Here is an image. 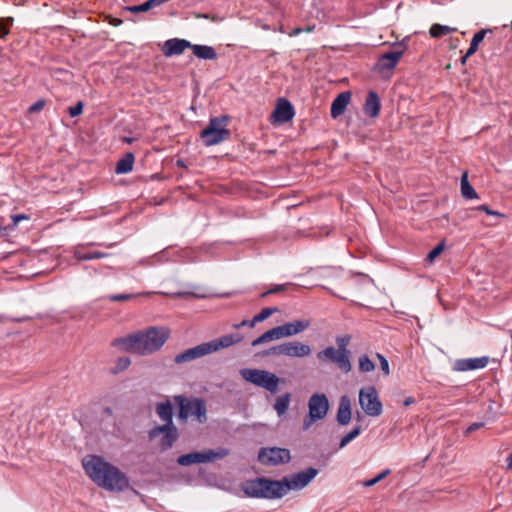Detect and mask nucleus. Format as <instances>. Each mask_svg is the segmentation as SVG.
I'll list each match as a JSON object with an SVG mask.
<instances>
[{"label": "nucleus", "mask_w": 512, "mask_h": 512, "mask_svg": "<svg viewBox=\"0 0 512 512\" xmlns=\"http://www.w3.org/2000/svg\"><path fill=\"white\" fill-rule=\"evenodd\" d=\"M290 403V395L284 394L276 399V402L274 404V409L278 413V415L284 414L289 407Z\"/></svg>", "instance_id": "473e14b6"}, {"label": "nucleus", "mask_w": 512, "mask_h": 512, "mask_svg": "<svg viewBox=\"0 0 512 512\" xmlns=\"http://www.w3.org/2000/svg\"><path fill=\"white\" fill-rule=\"evenodd\" d=\"M258 460L264 465L276 466L289 463L291 460L290 450L286 448L271 447L261 448Z\"/></svg>", "instance_id": "ddd939ff"}, {"label": "nucleus", "mask_w": 512, "mask_h": 512, "mask_svg": "<svg viewBox=\"0 0 512 512\" xmlns=\"http://www.w3.org/2000/svg\"><path fill=\"white\" fill-rule=\"evenodd\" d=\"M200 17H203L205 19L209 18L207 14L201 15Z\"/></svg>", "instance_id": "69168bd1"}, {"label": "nucleus", "mask_w": 512, "mask_h": 512, "mask_svg": "<svg viewBox=\"0 0 512 512\" xmlns=\"http://www.w3.org/2000/svg\"><path fill=\"white\" fill-rule=\"evenodd\" d=\"M309 415L303 422V429L307 430L317 420L323 419L329 409L328 398L324 394H314L308 403Z\"/></svg>", "instance_id": "1a4fd4ad"}, {"label": "nucleus", "mask_w": 512, "mask_h": 512, "mask_svg": "<svg viewBox=\"0 0 512 512\" xmlns=\"http://www.w3.org/2000/svg\"><path fill=\"white\" fill-rule=\"evenodd\" d=\"M250 322H251V320H243L239 324H236L234 327L237 328V329H239L241 327H244V326H249L250 327Z\"/></svg>", "instance_id": "864d4df0"}, {"label": "nucleus", "mask_w": 512, "mask_h": 512, "mask_svg": "<svg viewBox=\"0 0 512 512\" xmlns=\"http://www.w3.org/2000/svg\"><path fill=\"white\" fill-rule=\"evenodd\" d=\"M377 359L379 360L381 370L383 373L388 376L390 374V368L388 360L380 353L376 354Z\"/></svg>", "instance_id": "79ce46f5"}, {"label": "nucleus", "mask_w": 512, "mask_h": 512, "mask_svg": "<svg viewBox=\"0 0 512 512\" xmlns=\"http://www.w3.org/2000/svg\"><path fill=\"white\" fill-rule=\"evenodd\" d=\"M23 219H28V217L26 215H23V214H18V215H13L12 216V221L13 223L16 225L19 221L23 220Z\"/></svg>", "instance_id": "3c124183"}, {"label": "nucleus", "mask_w": 512, "mask_h": 512, "mask_svg": "<svg viewBox=\"0 0 512 512\" xmlns=\"http://www.w3.org/2000/svg\"><path fill=\"white\" fill-rule=\"evenodd\" d=\"M241 490L247 497L259 499H277L283 497L281 481L265 477L246 480L241 484Z\"/></svg>", "instance_id": "20e7f679"}, {"label": "nucleus", "mask_w": 512, "mask_h": 512, "mask_svg": "<svg viewBox=\"0 0 512 512\" xmlns=\"http://www.w3.org/2000/svg\"><path fill=\"white\" fill-rule=\"evenodd\" d=\"M471 56H472V55H468V50H467V51H466V53L461 57V60H460V61H461V63H462V64H465V63H466V61H467V59H468L469 57H471Z\"/></svg>", "instance_id": "5fc2aeb1"}, {"label": "nucleus", "mask_w": 512, "mask_h": 512, "mask_svg": "<svg viewBox=\"0 0 512 512\" xmlns=\"http://www.w3.org/2000/svg\"><path fill=\"white\" fill-rule=\"evenodd\" d=\"M310 326L309 320H295L293 322H287L283 325H280L283 337H291L297 335L304 330H306Z\"/></svg>", "instance_id": "412c9836"}, {"label": "nucleus", "mask_w": 512, "mask_h": 512, "mask_svg": "<svg viewBox=\"0 0 512 512\" xmlns=\"http://www.w3.org/2000/svg\"><path fill=\"white\" fill-rule=\"evenodd\" d=\"M27 112H28V113H32V105H30V106L27 108Z\"/></svg>", "instance_id": "e2e57ef3"}, {"label": "nucleus", "mask_w": 512, "mask_h": 512, "mask_svg": "<svg viewBox=\"0 0 512 512\" xmlns=\"http://www.w3.org/2000/svg\"><path fill=\"white\" fill-rule=\"evenodd\" d=\"M488 356L476 357V358H467V359H458L454 363V370L459 372L477 370L485 368L489 363Z\"/></svg>", "instance_id": "2eb2a0df"}, {"label": "nucleus", "mask_w": 512, "mask_h": 512, "mask_svg": "<svg viewBox=\"0 0 512 512\" xmlns=\"http://www.w3.org/2000/svg\"><path fill=\"white\" fill-rule=\"evenodd\" d=\"M192 44L185 39L173 38L164 43L163 54L167 57L180 55L186 48H191Z\"/></svg>", "instance_id": "6ab92c4d"}, {"label": "nucleus", "mask_w": 512, "mask_h": 512, "mask_svg": "<svg viewBox=\"0 0 512 512\" xmlns=\"http://www.w3.org/2000/svg\"><path fill=\"white\" fill-rule=\"evenodd\" d=\"M12 24L11 18H0V39L9 33V27Z\"/></svg>", "instance_id": "ea45409f"}, {"label": "nucleus", "mask_w": 512, "mask_h": 512, "mask_svg": "<svg viewBox=\"0 0 512 512\" xmlns=\"http://www.w3.org/2000/svg\"><path fill=\"white\" fill-rule=\"evenodd\" d=\"M361 433V427L358 426L351 430L349 433L344 435L340 441L339 447L343 448L345 447L349 442H351L353 439H355L359 434Z\"/></svg>", "instance_id": "c9c22d12"}, {"label": "nucleus", "mask_w": 512, "mask_h": 512, "mask_svg": "<svg viewBox=\"0 0 512 512\" xmlns=\"http://www.w3.org/2000/svg\"><path fill=\"white\" fill-rule=\"evenodd\" d=\"M161 435L160 445L163 450L171 448L178 438L177 429L173 425H162L153 428L149 432L150 439H154Z\"/></svg>", "instance_id": "4468645a"}, {"label": "nucleus", "mask_w": 512, "mask_h": 512, "mask_svg": "<svg viewBox=\"0 0 512 512\" xmlns=\"http://www.w3.org/2000/svg\"><path fill=\"white\" fill-rule=\"evenodd\" d=\"M240 375L244 380L255 386L264 388L271 393H276L278 390L280 379L273 373L261 370L243 368L240 370Z\"/></svg>", "instance_id": "423d86ee"}, {"label": "nucleus", "mask_w": 512, "mask_h": 512, "mask_svg": "<svg viewBox=\"0 0 512 512\" xmlns=\"http://www.w3.org/2000/svg\"><path fill=\"white\" fill-rule=\"evenodd\" d=\"M277 308L266 307L263 308L258 314H256L250 322V327L253 328L257 323L262 322L269 318L272 314L277 312Z\"/></svg>", "instance_id": "7c9ffc66"}, {"label": "nucleus", "mask_w": 512, "mask_h": 512, "mask_svg": "<svg viewBox=\"0 0 512 512\" xmlns=\"http://www.w3.org/2000/svg\"><path fill=\"white\" fill-rule=\"evenodd\" d=\"M126 9L132 13H140V12H147L151 8H150L148 0H147L140 5L128 6Z\"/></svg>", "instance_id": "a19ab883"}, {"label": "nucleus", "mask_w": 512, "mask_h": 512, "mask_svg": "<svg viewBox=\"0 0 512 512\" xmlns=\"http://www.w3.org/2000/svg\"><path fill=\"white\" fill-rule=\"evenodd\" d=\"M179 417L180 418H188L189 416H194L199 422H204L206 420V405L204 400L200 398H192L185 399L184 397H179Z\"/></svg>", "instance_id": "f8f14e48"}, {"label": "nucleus", "mask_w": 512, "mask_h": 512, "mask_svg": "<svg viewBox=\"0 0 512 512\" xmlns=\"http://www.w3.org/2000/svg\"><path fill=\"white\" fill-rule=\"evenodd\" d=\"M351 401L347 395L340 398L338 411L336 415L337 422L340 425H347L351 420Z\"/></svg>", "instance_id": "4be33fe9"}, {"label": "nucleus", "mask_w": 512, "mask_h": 512, "mask_svg": "<svg viewBox=\"0 0 512 512\" xmlns=\"http://www.w3.org/2000/svg\"><path fill=\"white\" fill-rule=\"evenodd\" d=\"M319 363L335 364L341 371L348 373L351 370L350 358L333 346H328L316 354Z\"/></svg>", "instance_id": "9d476101"}, {"label": "nucleus", "mask_w": 512, "mask_h": 512, "mask_svg": "<svg viewBox=\"0 0 512 512\" xmlns=\"http://www.w3.org/2000/svg\"><path fill=\"white\" fill-rule=\"evenodd\" d=\"M359 404L367 416L378 417L382 414L383 405L374 386L370 385L360 389Z\"/></svg>", "instance_id": "0eeeda50"}, {"label": "nucleus", "mask_w": 512, "mask_h": 512, "mask_svg": "<svg viewBox=\"0 0 512 512\" xmlns=\"http://www.w3.org/2000/svg\"><path fill=\"white\" fill-rule=\"evenodd\" d=\"M456 30H457L456 28H453L450 26L441 25V24H433L430 27L429 33H430L431 37L439 38V37L447 35L451 32H454Z\"/></svg>", "instance_id": "c756f323"}, {"label": "nucleus", "mask_w": 512, "mask_h": 512, "mask_svg": "<svg viewBox=\"0 0 512 512\" xmlns=\"http://www.w3.org/2000/svg\"><path fill=\"white\" fill-rule=\"evenodd\" d=\"M282 338H284V337L282 334L281 327L276 326V327L264 332L262 335H260L256 339H254L252 341V346H258L263 343H267V342L274 341V340H279Z\"/></svg>", "instance_id": "b1692460"}, {"label": "nucleus", "mask_w": 512, "mask_h": 512, "mask_svg": "<svg viewBox=\"0 0 512 512\" xmlns=\"http://www.w3.org/2000/svg\"><path fill=\"white\" fill-rule=\"evenodd\" d=\"M461 194L465 199L471 200V199H477L479 198V195L475 191V189L470 185L468 181V173L464 172L461 176Z\"/></svg>", "instance_id": "cd10ccee"}, {"label": "nucleus", "mask_w": 512, "mask_h": 512, "mask_svg": "<svg viewBox=\"0 0 512 512\" xmlns=\"http://www.w3.org/2000/svg\"><path fill=\"white\" fill-rule=\"evenodd\" d=\"M231 132L227 129V117H213L208 125L201 131L200 138L205 146L217 145L229 139Z\"/></svg>", "instance_id": "39448f33"}, {"label": "nucleus", "mask_w": 512, "mask_h": 512, "mask_svg": "<svg viewBox=\"0 0 512 512\" xmlns=\"http://www.w3.org/2000/svg\"><path fill=\"white\" fill-rule=\"evenodd\" d=\"M242 340L243 336L239 333L226 334L177 354L174 361L176 364L190 362L213 352L219 351L220 349L228 348L234 344L240 343Z\"/></svg>", "instance_id": "7ed1b4c3"}, {"label": "nucleus", "mask_w": 512, "mask_h": 512, "mask_svg": "<svg viewBox=\"0 0 512 512\" xmlns=\"http://www.w3.org/2000/svg\"><path fill=\"white\" fill-rule=\"evenodd\" d=\"M46 256H47V254H46V253H43V252H39V253L37 254V258H40V259H42V258H44V257H46Z\"/></svg>", "instance_id": "bf43d9fd"}, {"label": "nucleus", "mask_w": 512, "mask_h": 512, "mask_svg": "<svg viewBox=\"0 0 512 512\" xmlns=\"http://www.w3.org/2000/svg\"><path fill=\"white\" fill-rule=\"evenodd\" d=\"M444 250V241L440 242L437 246H435L426 256V261L428 263H433L434 260L443 252Z\"/></svg>", "instance_id": "4c0bfd02"}, {"label": "nucleus", "mask_w": 512, "mask_h": 512, "mask_svg": "<svg viewBox=\"0 0 512 512\" xmlns=\"http://www.w3.org/2000/svg\"><path fill=\"white\" fill-rule=\"evenodd\" d=\"M390 474V470L389 469H386L384 471H382L381 473H379L377 476H375L374 478L370 479V480H367L363 483V485L365 487H371V486H374L375 484H377L378 482H380L382 479H384L386 476H388Z\"/></svg>", "instance_id": "58836bf2"}, {"label": "nucleus", "mask_w": 512, "mask_h": 512, "mask_svg": "<svg viewBox=\"0 0 512 512\" xmlns=\"http://www.w3.org/2000/svg\"><path fill=\"white\" fill-rule=\"evenodd\" d=\"M416 401H415V398L414 397H407L404 402H403V405L404 406H410L412 404H414Z\"/></svg>", "instance_id": "603ef678"}, {"label": "nucleus", "mask_w": 512, "mask_h": 512, "mask_svg": "<svg viewBox=\"0 0 512 512\" xmlns=\"http://www.w3.org/2000/svg\"><path fill=\"white\" fill-rule=\"evenodd\" d=\"M134 297L133 294H115L108 297V299L112 302H120L130 300Z\"/></svg>", "instance_id": "c03bdc74"}, {"label": "nucleus", "mask_w": 512, "mask_h": 512, "mask_svg": "<svg viewBox=\"0 0 512 512\" xmlns=\"http://www.w3.org/2000/svg\"><path fill=\"white\" fill-rule=\"evenodd\" d=\"M294 108L291 103L284 98L279 99L276 108L272 114L276 122L285 123L294 117Z\"/></svg>", "instance_id": "f3484780"}, {"label": "nucleus", "mask_w": 512, "mask_h": 512, "mask_svg": "<svg viewBox=\"0 0 512 512\" xmlns=\"http://www.w3.org/2000/svg\"><path fill=\"white\" fill-rule=\"evenodd\" d=\"M288 284H280V285H275L273 288H271L269 291H267L266 293L263 294V296L267 295V294H273V293H278L280 291H283L286 286Z\"/></svg>", "instance_id": "de8ad7c7"}, {"label": "nucleus", "mask_w": 512, "mask_h": 512, "mask_svg": "<svg viewBox=\"0 0 512 512\" xmlns=\"http://www.w3.org/2000/svg\"><path fill=\"white\" fill-rule=\"evenodd\" d=\"M191 49L193 54L199 59L214 60L217 58V53L211 46L192 44Z\"/></svg>", "instance_id": "393cba45"}, {"label": "nucleus", "mask_w": 512, "mask_h": 512, "mask_svg": "<svg viewBox=\"0 0 512 512\" xmlns=\"http://www.w3.org/2000/svg\"><path fill=\"white\" fill-rule=\"evenodd\" d=\"M399 47L400 49H396L380 56L377 64L379 70H391L397 65L405 51V47H402L401 45H399Z\"/></svg>", "instance_id": "a211bd4d"}, {"label": "nucleus", "mask_w": 512, "mask_h": 512, "mask_svg": "<svg viewBox=\"0 0 512 512\" xmlns=\"http://www.w3.org/2000/svg\"><path fill=\"white\" fill-rule=\"evenodd\" d=\"M124 141H125L126 143L131 144V143L133 142V138L125 137V138H124Z\"/></svg>", "instance_id": "052dcab7"}, {"label": "nucleus", "mask_w": 512, "mask_h": 512, "mask_svg": "<svg viewBox=\"0 0 512 512\" xmlns=\"http://www.w3.org/2000/svg\"><path fill=\"white\" fill-rule=\"evenodd\" d=\"M177 164H178V166H183V165H184V164H183V162H182L181 160H178V161H177Z\"/></svg>", "instance_id": "0e129e2a"}, {"label": "nucleus", "mask_w": 512, "mask_h": 512, "mask_svg": "<svg viewBox=\"0 0 512 512\" xmlns=\"http://www.w3.org/2000/svg\"><path fill=\"white\" fill-rule=\"evenodd\" d=\"M350 340H351V336H349V335L338 336L336 338V344H337L336 349H338L342 353L346 354L348 358H350V351L348 350L347 347L350 343Z\"/></svg>", "instance_id": "f704fd0d"}, {"label": "nucleus", "mask_w": 512, "mask_h": 512, "mask_svg": "<svg viewBox=\"0 0 512 512\" xmlns=\"http://www.w3.org/2000/svg\"><path fill=\"white\" fill-rule=\"evenodd\" d=\"M380 99L376 92L370 91L366 97L363 111L365 115L375 118L380 112Z\"/></svg>", "instance_id": "5701e85b"}, {"label": "nucleus", "mask_w": 512, "mask_h": 512, "mask_svg": "<svg viewBox=\"0 0 512 512\" xmlns=\"http://www.w3.org/2000/svg\"><path fill=\"white\" fill-rule=\"evenodd\" d=\"M484 425V423L482 422H475V423H472L470 426H468V428L466 429V433H471L479 428H481L482 426Z\"/></svg>", "instance_id": "09e8293b"}, {"label": "nucleus", "mask_w": 512, "mask_h": 512, "mask_svg": "<svg viewBox=\"0 0 512 512\" xmlns=\"http://www.w3.org/2000/svg\"><path fill=\"white\" fill-rule=\"evenodd\" d=\"M351 92L344 91L336 96L331 104V117L336 119L342 115L351 101Z\"/></svg>", "instance_id": "aec40b11"}, {"label": "nucleus", "mask_w": 512, "mask_h": 512, "mask_svg": "<svg viewBox=\"0 0 512 512\" xmlns=\"http://www.w3.org/2000/svg\"><path fill=\"white\" fill-rule=\"evenodd\" d=\"M170 337V329L164 326H151L120 337L112 345L136 355H150L159 351Z\"/></svg>", "instance_id": "f257e3e1"}, {"label": "nucleus", "mask_w": 512, "mask_h": 512, "mask_svg": "<svg viewBox=\"0 0 512 512\" xmlns=\"http://www.w3.org/2000/svg\"><path fill=\"white\" fill-rule=\"evenodd\" d=\"M487 30L482 29L476 32L471 40L470 47L468 48V55H473L478 50L479 44L483 41Z\"/></svg>", "instance_id": "2f4dec72"}, {"label": "nucleus", "mask_w": 512, "mask_h": 512, "mask_svg": "<svg viewBox=\"0 0 512 512\" xmlns=\"http://www.w3.org/2000/svg\"><path fill=\"white\" fill-rule=\"evenodd\" d=\"M229 454L226 448H218L217 450H206L202 452H191L178 457L177 463L180 466H190L199 463L214 462L225 458Z\"/></svg>", "instance_id": "6e6552de"}, {"label": "nucleus", "mask_w": 512, "mask_h": 512, "mask_svg": "<svg viewBox=\"0 0 512 512\" xmlns=\"http://www.w3.org/2000/svg\"><path fill=\"white\" fill-rule=\"evenodd\" d=\"M477 210H480V211H484L485 213H487L488 215H496V216H502V214H500L499 212L497 211H493L489 208V206L483 204V205H480L476 208Z\"/></svg>", "instance_id": "49530a36"}, {"label": "nucleus", "mask_w": 512, "mask_h": 512, "mask_svg": "<svg viewBox=\"0 0 512 512\" xmlns=\"http://www.w3.org/2000/svg\"><path fill=\"white\" fill-rule=\"evenodd\" d=\"M131 364V360L128 357H120L117 359L116 367L118 370L122 371L127 369Z\"/></svg>", "instance_id": "37998d69"}, {"label": "nucleus", "mask_w": 512, "mask_h": 512, "mask_svg": "<svg viewBox=\"0 0 512 512\" xmlns=\"http://www.w3.org/2000/svg\"><path fill=\"white\" fill-rule=\"evenodd\" d=\"M44 273V270H39L37 272H34V276L41 275Z\"/></svg>", "instance_id": "680f3d73"}, {"label": "nucleus", "mask_w": 512, "mask_h": 512, "mask_svg": "<svg viewBox=\"0 0 512 512\" xmlns=\"http://www.w3.org/2000/svg\"><path fill=\"white\" fill-rule=\"evenodd\" d=\"M83 111V103L79 101L75 106L69 108V114L71 117L80 115Z\"/></svg>", "instance_id": "a18cd8bd"}, {"label": "nucleus", "mask_w": 512, "mask_h": 512, "mask_svg": "<svg viewBox=\"0 0 512 512\" xmlns=\"http://www.w3.org/2000/svg\"><path fill=\"white\" fill-rule=\"evenodd\" d=\"M302 32V29L301 28H296L293 30L292 34L291 35H298Z\"/></svg>", "instance_id": "13d9d810"}, {"label": "nucleus", "mask_w": 512, "mask_h": 512, "mask_svg": "<svg viewBox=\"0 0 512 512\" xmlns=\"http://www.w3.org/2000/svg\"><path fill=\"white\" fill-rule=\"evenodd\" d=\"M74 256L79 261H87V260L105 258L108 256V254L99 252V251L76 250L74 253Z\"/></svg>", "instance_id": "c85d7f7f"}, {"label": "nucleus", "mask_w": 512, "mask_h": 512, "mask_svg": "<svg viewBox=\"0 0 512 512\" xmlns=\"http://www.w3.org/2000/svg\"><path fill=\"white\" fill-rule=\"evenodd\" d=\"M283 356L302 358L311 354V347L299 341L283 343Z\"/></svg>", "instance_id": "dca6fc26"}, {"label": "nucleus", "mask_w": 512, "mask_h": 512, "mask_svg": "<svg viewBox=\"0 0 512 512\" xmlns=\"http://www.w3.org/2000/svg\"><path fill=\"white\" fill-rule=\"evenodd\" d=\"M104 413H105V414H107V415H109V416H111V415L113 414V411H112V409H111V408L106 407V408L104 409Z\"/></svg>", "instance_id": "4d7b16f0"}, {"label": "nucleus", "mask_w": 512, "mask_h": 512, "mask_svg": "<svg viewBox=\"0 0 512 512\" xmlns=\"http://www.w3.org/2000/svg\"><path fill=\"white\" fill-rule=\"evenodd\" d=\"M44 105H45L44 100H38V101L34 102V112L41 111L43 109Z\"/></svg>", "instance_id": "8fccbe9b"}, {"label": "nucleus", "mask_w": 512, "mask_h": 512, "mask_svg": "<svg viewBox=\"0 0 512 512\" xmlns=\"http://www.w3.org/2000/svg\"><path fill=\"white\" fill-rule=\"evenodd\" d=\"M157 414L158 416L166 422L164 425H173L172 417H173V406L170 402H162L157 405Z\"/></svg>", "instance_id": "bb28decb"}, {"label": "nucleus", "mask_w": 512, "mask_h": 512, "mask_svg": "<svg viewBox=\"0 0 512 512\" xmlns=\"http://www.w3.org/2000/svg\"><path fill=\"white\" fill-rule=\"evenodd\" d=\"M283 343L279 345L272 346L266 350H263L259 355L262 357L269 356H283Z\"/></svg>", "instance_id": "e433bc0d"}, {"label": "nucleus", "mask_w": 512, "mask_h": 512, "mask_svg": "<svg viewBox=\"0 0 512 512\" xmlns=\"http://www.w3.org/2000/svg\"><path fill=\"white\" fill-rule=\"evenodd\" d=\"M507 467L512 470V453L507 457Z\"/></svg>", "instance_id": "6e6d98bb"}, {"label": "nucleus", "mask_w": 512, "mask_h": 512, "mask_svg": "<svg viewBox=\"0 0 512 512\" xmlns=\"http://www.w3.org/2000/svg\"><path fill=\"white\" fill-rule=\"evenodd\" d=\"M318 474V470L309 467L305 470L297 472L291 475L290 478L285 477L281 481L283 487V496L288 493L289 490H300L306 487Z\"/></svg>", "instance_id": "9b49d317"}, {"label": "nucleus", "mask_w": 512, "mask_h": 512, "mask_svg": "<svg viewBox=\"0 0 512 512\" xmlns=\"http://www.w3.org/2000/svg\"><path fill=\"white\" fill-rule=\"evenodd\" d=\"M85 473L99 487L110 492H122L130 485L129 479L118 467L97 455L83 458Z\"/></svg>", "instance_id": "f03ea898"}, {"label": "nucleus", "mask_w": 512, "mask_h": 512, "mask_svg": "<svg viewBox=\"0 0 512 512\" xmlns=\"http://www.w3.org/2000/svg\"><path fill=\"white\" fill-rule=\"evenodd\" d=\"M359 370L363 373L371 372L375 369L374 362L366 355H361L359 357Z\"/></svg>", "instance_id": "72a5a7b5"}, {"label": "nucleus", "mask_w": 512, "mask_h": 512, "mask_svg": "<svg viewBox=\"0 0 512 512\" xmlns=\"http://www.w3.org/2000/svg\"><path fill=\"white\" fill-rule=\"evenodd\" d=\"M135 161L133 153H126L116 164L115 172L117 174H126L132 171Z\"/></svg>", "instance_id": "a878e982"}]
</instances>
